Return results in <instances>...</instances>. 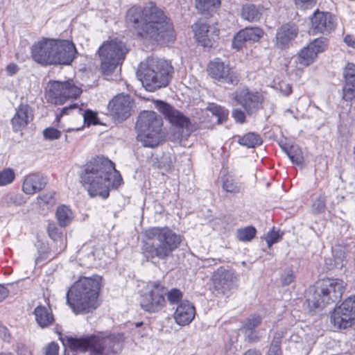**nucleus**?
<instances>
[{
	"mask_svg": "<svg viewBox=\"0 0 355 355\" xmlns=\"http://www.w3.org/2000/svg\"><path fill=\"white\" fill-rule=\"evenodd\" d=\"M327 46V39L317 38L304 47L294 58L295 67L302 70L312 64L319 53L323 52Z\"/></svg>",
	"mask_w": 355,
	"mask_h": 355,
	"instance_id": "14",
	"label": "nucleus"
},
{
	"mask_svg": "<svg viewBox=\"0 0 355 355\" xmlns=\"http://www.w3.org/2000/svg\"><path fill=\"white\" fill-rule=\"evenodd\" d=\"M267 355H282L281 343H276V341H272Z\"/></svg>",
	"mask_w": 355,
	"mask_h": 355,
	"instance_id": "48",
	"label": "nucleus"
},
{
	"mask_svg": "<svg viewBox=\"0 0 355 355\" xmlns=\"http://www.w3.org/2000/svg\"><path fill=\"white\" fill-rule=\"evenodd\" d=\"M53 196L54 193L49 192L40 196V199L46 204H53L54 203Z\"/></svg>",
	"mask_w": 355,
	"mask_h": 355,
	"instance_id": "54",
	"label": "nucleus"
},
{
	"mask_svg": "<svg viewBox=\"0 0 355 355\" xmlns=\"http://www.w3.org/2000/svg\"><path fill=\"white\" fill-rule=\"evenodd\" d=\"M107 108L115 120L122 121L130 115V98L129 96L118 95L110 101Z\"/></svg>",
	"mask_w": 355,
	"mask_h": 355,
	"instance_id": "20",
	"label": "nucleus"
},
{
	"mask_svg": "<svg viewBox=\"0 0 355 355\" xmlns=\"http://www.w3.org/2000/svg\"><path fill=\"white\" fill-rule=\"evenodd\" d=\"M241 16L248 21H257L261 16V8L252 4L245 5L242 8Z\"/></svg>",
	"mask_w": 355,
	"mask_h": 355,
	"instance_id": "33",
	"label": "nucleus"
},
{
	"mask_svg": "<svg viewBox=\"0 0 355 355\" xmlns=\"http://www.w3.org/2000/svg\"><path fill=\"white\" fill-rule=\"evenodd\" d=\"M73 112H77L78 113H80L82 112V109L78 107L77 104H72L68 107H64L62 108L59 112L56 113L55 121L59 123L60 121V119L64 115L69 114L72 113Z\"/></svg>",
	"mask_w": 355,
	"mask_h": 355,
	"instance_id": "41",
	"label": "nucleus"
},
{
	"mask_svg": "<svg viewBox=\"0 0 355 355\" xmlns=\"http://www.w3.org/2000/svg\"><path fill=\"white\" fill-rule=\"evenodd\" d=\"M297 8L305 10L312 8L316 3V0H295Z\"/></svg>",
	"mask_w": 355,
	"mask_h": 355,
	"instance_id": "47",
	"label": "nucleus"
},
{
	"mask_svg": "<svg viewBox=\"0 0 355 355\" xmlns=\"http://www.w3.org/2000/svg\"><path fill=\"white\" fill-rule=\"evenodd\" d=\"M166 289L159 281L149 282L141 289L140 305L149 313H157L166 306Z\"/></svg>",
	"mask_w": 355,
	"mask_h": 355,
	"instance_id": "12",
	"label": "nucleus"
},
{
	"mask_svg": "<svg viewBox=\"0 0 355 355\" xmlns=\"http://www.w3.org/2000/svg\"><path fill=\"white\" fill-rule=\"evenodd\" d=\"M195 37L203 46H212V42L218 37L219 31L214 26H209L205 21L199 20L192 26Z\"/></svg>",
	"mask_w": 355,
	"mask_h": 355,
	"instance_id": "21",
	"label": "nucleus"
},
{
	"mask_svg": "<svg viewBox=\"0 0 355 355\" xmlns=\"http://www.w3.org/2000/svg\"><path fill=\"white\" fill-rule=\"evenodd\" d=\"M36 322L42 328H46L54 322V317L49 306L38 305L34 310Z\"/></svg>",
	"mask_w": 355,
	"mask_h": 355,
	"instance_id": "28",
	"label": "nucleus"
},
{
	"mask_svg": "<svg viewBox=\"0 0 355 355\" xmlns=\"http://www.w3.org/2000/svg\"><path fill=\"white\" fill-rule=\"evenodd\" d=\"M196 315V309L193 304L188 300L180 302L173 313L175 322L180 326L189 324Z\"/></svg>",
	"mask_w": 355,
	"mask_h": 355,
	"instance_id": "24",
	"label": "nucleus"
},
{
	"mask_svg": "<svg viewBox=\"0 0 355 355\" xmlns=\"http://www.w3.org/2000/svg\"><path fill=\"white\" fill-rule=\"evenodd\" d=\"M146 236L149 239H155L159 243L150 251L151 256L161 259H166L171 256L181 243V236L167 227H153L146 231Z\"/></svg>",
	"mask_w": 355,
	"mask_h": 355,
	"instance_id": "9",
	"label": "nucleus"
},
{
	"mask_svg": "<svg viewBox=\"0 0 355 355\" xmlns=\"http://www.w3.org/2000/svg\"><path fill=\"white\" fill-rule=\"evenodd\" d=\"M173 70L166 60L149 58L141 62L137 75L146 90L154 92L168 85Z\"/></svg>",
	"mask_w": 355,
	"mask_h": 355,
	"instance_id": "6",
	"label": "nucleus"
},
{
	"mask_svg": "<svg viewBox=\"0 0 355 355\" xmlns=\"http://www.w3.org/2000/svg\"><path fill=\"white\" fill-rule=\"evenodd\" d=\"M257 230L252 226H248L239 229L236 232V237L241 241H250L256 235Z\"/></svg>",
	"mask_w": 355,
	"mask_h": 355,
	"instance_id": "35",
	"label": "nucleus"
},
{
	"mask_svg": "<svg viewBox=\"0 0 355 355\" xmlns=\"http://www.w3.org/2000/svg\"><path fill=\"white\" fill-rule=\"evenodd\" d=\"M18 69V66L14 63L9 64L6 67L7 73L10 76L15 74Z\"/></svg>",
	"mask_w": 355,
	"mask_h": 355,
	"instance_id": "56",
	"label": "nucleus"
},
{
	"mask_svg": "<svg viewBox=\"0 0 355 355\" xmlns=\"http://www.w3.org/2000/svg\"><path fill=\"white\" fill-rule=\"evenodd\" d=\"M234 99L237 104L242 106L249 114L258 110L263 101V95L260 92L250 91L245 87L236 89Z\"/></svg>",
	"mask_w": 355,
	"mask_h": 355,
	"instance_id": "18",
	"label": "nucleus"
},
{
	"mask_svg": "<svg viewBox=\"0 0 355 355\" xmlns=\"http://www.w3.org/2000/svg\"><path fill=\"white\" fill-rule=\"evenodd\" d=\"M43 135L47 139L53 140L60 138L61 132L55 128H47L44 130Z\"/></svg>",
	"mask_w": 355,
	"mask_h": 355,
	"instance_id": "46",
	"label": "nucleus"
},
{
	"mask_svg": "<svg viewBox=\"0 0 355 355\" xmlns=\"http://www.w3.org/2000/svg\"><path fill=\"white\" fill-rule=\"evenodd\" d=\"M208 110L213 115L217 117V121L218 123H222L226 121L228 116V111L227 110L216 105H211L209 106Z\"/></svg>",
	"mask_w": 355,
	"mask_h": 355,
	"instance_id": "38",
	"label": "nucleus"
},
{
	"mask_svg": "<svg viewBox=\"0 0 355 355\" xmlns=\"http://www.w3.org/2000/svg\"><path fill=\"white\" fill-rule=\"evenodd\" d=\"M48 234L49 236L55 241H59L60 242L62 245L63 248H65V243L62 239V233L60 231V230L58 228L56 225L53 223H51L48 225Z\"/></svg>",
	"mask_w": 355,
	"mask_h": 355,
	"instance_id": "39",
	"label": "nucleus"
},
{
	"mask_svg": "<svg viewBox=\"0 0 355 355\" xmlns=\"http://www.w3.org/2000/svg\"><path fill=\"white\" fill-rule=\"evenodd\" d=\"M280 89L282 92L286 96H288L292 93L291 87L289 84L285 83L282 85L280 87Z\"/></svg>",
	"mask_w": 355,
	"mask_h": 355,
	"instance_id": "57",
	"label": "nucleus"
},
{
	"mask_svg": "<svg viewBox=\"0 0 355 355\" xmlns=\"http://www.w3.org/2000/svg\"><path fill=\"white\" fill-rule=\"evenodd\" d=\"M344 42L353 49H355V36L352 35H347L344 37Z\"/></svg>",
	"mask_w": 355,
	"mask_h": 355,
	"instance_id": "55",
	"label": "nucleus"
},
{
	"mask_svg": "<svg viewBox=\"0 0 355 355\" xmlns=\"http://www.w3.org/2000/svg\"><path fill=\"white\" fill-rule=\"evenodd\" d=\"M345 85L343 87V98L351 101L355 97V64L347 63L343 71Z\"/></svg>",
	"mask_w": 355,
	"mask_h": 355,
	"instance_id": "26",
	"label": "nucleus"
},
{
	"mask_svg": "<svg viewBox=\"0 0 355 355\" xmlns=\"http://www.w3.org/2000/svg\"><path fill=\"white\" fill-rule=\"evenodd\" d=\"M196 8L202 13L215 11L220 4V0H196Z\"/></svg>",
	"mask_w": 355,
	"mask_h": 355,
	"instance_id": "34",
	"label": "nucleus"
},
{
	"mask_svg": "<svg viewBox=\"0 0 355 355\" xmlns=\"http://www.w3.org/2000/svg\"><path fill=\"white\" fill-rule=\"evenodd\" d=\"M355 319V295L346 299L332 313L330 320L337 329L347 328Z\"/></svg>",
	"mask_w": 355,
	"mask_h": 355,
	"instance_id": "13",
	"label": "nucleus"
},
{
	"mask_svg": "<svg viewBox=\"0 0 355 355\" xmlns=\"http://www.w3.org/2000/svg\"><path fill=\"white\" fill-rule=\"evenodd\" d=\"M212 291L216 295H225L238 285L237 277L232 270L218 268L211 277Z\"/></svg>",
	"mask_w": 355,
	"mask_h": 355,
	"instance_id": "16",
	"label": "nucleus"
},
{
	"mask_svg": "<svg viewBox=\"0 0 355 355\" xmlns=\"http://www.w3.org/2000/svg\"><path fill=\"white\" fill-rule=\"evenodd\" d=\"M243 355H261V353L258 350L250 349L246 351Z\"/></svg>",
	"mask_w": 355,
	"mask_h": 355,
	"instance_id": "59",
	"label": "nucleus"
},
{
	"mask_svg": "<svg viewBox=\"0 0 355 355\" xmlns=\"http://www.w3.org/2000/svg\"><path fill=\"white\" fill-rule=\"evenodd\" d=\"M280 146L293 163L297 165L302 164V153L301 149L297 146H290L286 144H280Z\"/></svg>",
	"mask_w": 355,
	"mask_h": 355,
	"instance_id": "31",
	"label": "nucleus"
},
{
	"mask_svg": "<svg viewBox=\"0 0 355 355\" xmlns=\"http://www.w3.org/2000/svg\"><path fill=\"white\" fill-rule=\"evenodd\" d=\"M286 332H287V330L285 328H283V329H281L280 330L277 331L275 333V335L273 336L272 341H276V343H281L282 338L283 337H284Z\"/></svg>",
	"mask_w": 355,
	"mask_h": 355,
	"instance_id": "53",
	"label": "nucleus"
},
{
	"mask_svg": "<svg viewBox=\"0 0 355 355\" xmlns=\"http://www.w3.org/2000/svg\"><path fill=\"white\" fill-rule=\"evenodd\" d=\"M0 355H12L11 352H1Z\"/></svg>",
	"mask_w": 355,
	"mask_h": 355,
	"instance_id": "63",
	"label": "nucleus"
},
{
	"mask_svg": "<svg viewBox=\"0 0 355 355\" xmlns=\"http://www.w3.org/2000/svg\"><path fill=\"white\" fill-rule=\"evenodd\" d=\"M58 345L53 342L46 347L45 355H58Z\"/></svg>",
	"mask_w": 355,
	"mask_h": 355,
	"instance_id": "51",
	"label": "nucleus"
},
{
	"mask_svg": "<svg viewBox=\"0 0 355 355\" xmlns=\"http://www.w3.org/2000/svg\"><path fill=\"white\" fill-rule=\"evenodd\" d=\"M3 201L8 206H20L23 205L25 201L24 197L20 193H8L3 197Z\"/></svg>",
	"mask_w": 355,
	"mask_h": 355,
	"instance_id": "36",
	"label": "nucleus"
},
{
	"mask_svg": "<svg viewBox=\"0 0 355 355\" xmlns=\"http://www.w3.org/2000/svg\"><path fill=\"white\" fill-rule=\"evenodd\" d=\"M0 337L2 338L4 341L8 343L10 342L11 338L8 329L6 327L1 325H0Z\"/></svg>",
	"mask_w": 355,
	"mask_h": 355,
	"instance_id": "52",
	"label": "nucleus"
},
{
	"mask_svg": "<svg viewBox=\"0 0 355 355\" xmlns=\"http://www.w3.org/2000/svg\"><path fill=\"white\" fill-rule=\"evenodd\" d=\"M298 28L293 24H287L282 26L276 35L277 46L280 49L286 48L291 41L297 35Z\"/></svg>",
	"mask_w": 355,
	"mask_h": 355,
	"instance_id": "27",
	"label": "nucleus"
},
{
	"mask_svg": "<svg viewBox=\"0 0 355 355\" xmlns=\"http://www.w3.org/2000/svg\"><path fill=\"white\" fill-rule=\"evenodd\" d=\"M222 189L227 193L236 195L243 190L242 184L236 178L231 175H225L222 177Z\"/></svg>",
	"mask_w": 355,
	"mask_h": 355,
	"instance_id": "29",
	"label": "nucleus"
},
{
	"mask_svg": "<svg viewBox=\"0 0 355 355\" xmlns=\"http://www.w3.org/2000/svg\"><path fill=\"white\" fill-rule=\"evenodd\" d=\"M207 72L212 78L222 83L236 85L239 81L237 73L219 58L209 62Z\"/></svg>",
	"mask_w": 355,
	"mask_h": 355,
	"instance_id": "15",
	"label": "nucleus"
},
{
	"mask_svg": "<svg viewBox=\"0 0 355 355\" xmlns=\"http://www.w3.org/2000/svg\"><path fill=\"white\" fill-rule=\"evenodd\" d=\"M9 294L8 290L3 286L0 285V302H2Z\"/></svg>",
	"mask_w": 355,
	"mask_h": 355,
	"instance_id": "58",
	"label": "nucleus"
},
{
	"mask_svg": "<svg viewBox=\"0 0 355 355\" xmlns=\"http://www.w3.org/2000/svg\"><path fill=\"white\" fill-rule=\"evenodd\" d=\"M46 184V180L40 173H33L24 177L21 189L27 195H33L42 191Z\"/></svg>",
	"mask_w": 355,
	"mask_h": 355,
	"instance_id": "25",
	"label": "nucleus"
},
{
	"mask_svg": "<svg viewBox=\"0 0 355 355\" xmlns=\"http://www.w3.org/2000/svg\"><path fill=\"white\" fill-rule=\"evenodd\" d=\"M313 209L318 213L322 212L325 209V200L323 197L318 198L313 205Z\"/></svg>",
	"mask_w": 355,
	"mask_h": 355,
	"instance_id": "49",
	"label": "nucleus"
},
{
	"mask_svg": "<svg viewBox=\"0 0 355 355\" xmlns=\"http://www.w3.org/2000/svg\"><path fill=\"white\" fill-rule=\"evenodd\" d=\"M237 142L247 148H255L262 144L261 137L254 132H248L243 136H237Z\"/></svg>",
	"mask_w": 355,
	"mask_h": 355,
	"instance_id": "32",
	"label": "nucleus"
},
{
	"mask_svg": "<svg viewBox=\"0 0 355 355\" xmlns=\"http://www.w3.org/2000/svg\"><path fill=\"white\" fill-rule=\"evenodd\" d=\"M171 304H179L182 298V293L177 288H173L166 293Z\"/></svg>",
	"mask_w": 355,
	"mask_h": 355,
	"instance_id": "43",
	"label": "nucleus"
},
{
	"mask_svg": "<svg viewBox=\"0 0 355 355\" xmlns=\"http://www.w3.org/2000/svg\"><path fill=\"white\" fill-rule=\"evenodd\" d=\"M155 108L159 110L166 119L174 126L182 130V132L186 131L188 134L192 131V126L189 118L185 116L182 112L174 109L168 104L157 101L155 102Z\"/></svg>",
	"mask_w": 355,
	"mask_h": 355,
	"instance_id": "17",
	"label": "nucleus"
},
{
	"mask_svg": "<svg viewBox=\"0 0 355 355\" xmlns=\"http://www.w3.org/2000/svg\"><path fill=\"white\" fill-rule=\"evenodd\" d=\"M82 183L91 197L106 199L112 189L123 184L119 172L114 164L107 158L98 156L87 164L81 176Z\"/></svg>",
	"mask_w": 355,
	"mask_h": 355,
	"instance_id": "2",
	"label": "nucleus"
},
{
	"mask_svg": "<svg viewBox=\"0 0 355 355\" xmlns=\"http://www.w3.org/2000/svg\"><path fill=\"white\" fill-rule=\"evenodd\" d=\"M34 114L33 109L28 104L21 103L11 119L12 130L18 132L26 128L33 120Z\"/></svg>",
	"mask_w": 355,
	"mask_h": 355,
	"instance_id": "22",
	"label": "nucleus"
},
{
	"mask_svg": "<svg viewBox=\"0 0 355 355\" xmlns=\"http://www.w3.org/2000/svg\"><path fill=\"white\" fill-rule=\"evenodd\" d=\"M141 324H142L141 322V323H137V327H139L140 325H141Z\"/></svg>",
	"mask_w": 355,
	"mask_h": 355,
	"instance_id": "64",
	"label": "nucleus"
},
{
	"mask_svg": "<svg viewBox=\"0 0 355 355\" xmlns=\"http://www.w3.org/2000/svg\"><path fill=\"white\" fill-rule=\"evenodd\" d=\"M126 21L144 40L166 43L175 39L170 19L152 2L144 8H130L126 14Z\"/></svg>",
	"mask_w": 355,
	"mask_h": 355,
	"instance_id": "1",
	"label": "nucleus"
},
{
	"mask_svg": "<svg viewBox=\"0 0 355 355\" xmlns=\"http://www.w3.org/2000/svg\"><path fill=\"white\" fill-rule=\"evenodd\" d=\"M249 340L250 341L254 342L258 340V337L256 336V332L251 331L250 334L248 335Z\"/></svg>",
	"mask_w": 355,
	"mask_h": 355,
	"instance_id": "61",
	"label": "nucleus"
},
{
	"mask_svg": "<svg viewBox=\"0 0 355 355\" xmlns=\"http://www.w3.org/2000/svg\"><path fill=\"white\" fill-rule=\"evenodd\" d=\"M232 116L234 120L239 123H243L245 121V112L239 109H234L232 110Z\"/></svg>",
	"mask_w": 355,
	"mask_h": 355,
	"instance_id": "50",
	"label": "nucleus"
},
{
	"mask_svg": "<svg viewBox=\"0 0 355 355\" xmlns=\"http://www.w3.org/2000/svg\"><path fill=\"white\" fill-rule=\"evenodd\" d=\"M127 52L125 44L118 40H111L103 43L98 51L101 69L103 74H111L121 64Z\"/></svg>",
	"mask_w": 355,
	"mask_h": 355,
	"instance_id": "10",
	"label": "nucleus"
},
{
	"mask_svg": "<svg viewBox=\"0 0 355 355\" xmlns=\"http://www.w3.org/2000/svg\"><path fill=\"white\" fill-rule=\"evenodd\" d=\"M345 288V282L339 279L320 281L309 288L308 304L312 308L322 309L327 304L340 300Z\"/></svg>",
	"mask_w": 355,
	"mask_h": 355,
	"instance_id": "7",
	"label": "nucleus"
},
{
	"mask_svg": "<svg viewBox=\"0 0 355 355\" xmlns=\"http://www.w3.org/2000/svg\"><path fill=\"white\" fill-rule=\"evenodd\" d=\"M83 115V120L85 124L88 126L93 124H98L97 114L91 110H87L83 113H80Z\"/></svg>",
	"mask_w": 355,
	"mask_h": 355,
	"instance_id": "44",
	"label": "nucleus"
},
{
	"mask_svg": "<svg viewBox=\"0 0 355 355\" xmlns=\"http://www.w3.org/2000/svg\"><path fill=\"white\" fill-rule=\"evenodd\" d=\"M295 278V272L292 268H286L281 275V282L283 286L289 285Z\"/></svg>",
	"mask_w": 355,
	"mask_h": 355,
	"instance_id": "42",
	"label": "nucleus"
},
{
	"mask_svg": "<svg viewBox=\"0 0 355 355\" xmlns=\"http://www.w3.org/2000/svg\"><path fill=\"white\" fill-rule=\"evenodd\" d=\"M281 238L282 234H280L279 231H276L275 229L270 231L266 236V241L268 247L270 248L274 243L279 241Z\"/></svg>",
	"mask_w": 355,
	"mask_h": 355,
	"instance_id": "45",
	"label": "nucleus"
},
{
	"mask_svg": "<svg viewBox=\"0 0 355 355\" xmlns=\"http://www.w3.org/2000/svg\"><path fill=\"white\" fill-rule=\"evenodd\" d=\"M62 344L73 351L85 352L90 350V355H117L123 347V334H112L103 337L91 336L74 338L66 336L60 338Z\"/></svg>",
	"mask_w": 355,
	"mask_h": 355,
	"instance_id": "5",
	"label": "nucleus"
},
{
	"mask_svg": "<svg viewBox=\"0 0 355 355\" xmlns=\"http://www.w3.org/2000/svg\"><path fill=\"white\" fill-rule=\"evenodd\" d=\"M55 216L60 226L63 227L69 225L74 217L71 209L64 205L57 208Z\"/></svg>",
	"mask_w": 355,
	"mask_h": 355,
	"instance_id": "30",
	"label": "nucleus"
},
{
	"mask_svg": "<svg viewBox=\"0 0 355 355\" xmlns=\"http://www.w3.org/2000/svg\"><path fill=\"white\" fill-rule=\"evenodd\" d=\"M261 318L257 314H253L245 319L243 323V329L249 331L253 330L261 324Z\"/></svg>",
	"mask_w": 355,
	"mask_h": 355,
	"instance_id": "40",
	"label": "nucleus"
},
{
	"mask_svg": "<svg viewBox=\"0 0 355 355\" xmlns=\"http://www.w3.org/2000/svg\"><path fill=\"white\" fill-rule=\"evenodd\" d=\"M76 53L74 44L69 40L43 37L31 46L33 60L42 65L69 64Z\"/></svg>",
	"mask_w": 355,
	"mask_h": 355,
	"instance_id": "4",
	"label": "nucleus"
},
{
	"mask_svg": "<svg viewBox=\"0 0 355 355\" xmlns=\"http://www.w3.org/2000/svg\"><path fill=\"white\" fill-rule=\"evenodd\" d=\"M81 93V87L73 80H50L46 87L45 97L51 104L63 105L67 100L77 98Z\"/></svg>",
	"mask_w": 355,
	"mask_h": 355,
	"instance_id": "11",
	"label": "nucleus"
},
{
	"mask_svg": "<svg viewBox=\"0 0 355 355\" xmlns=\"http://www.w3.org/2000/svg\"><path fill=\"white\" fill-rule=\"evenodd\" d=\"M162 119L155 112L143 111L136 124L137 140L146 147L157 146L162 138Z\"/></svg>",
	"mask_w": 355,
	"mask_h": 355,
	"instance_id": "8",
	"label": "nucleus"
},
{
	"mask_svg": "<svg viewBox=\"0 0 355 355\" xmlns=\"http://www.w3.org/2000/svg\"><path fill=\"white\" fill-rule=\"evenodd\" d=\"M299 339H300V337L297 335H296V334H293L290 337V340L292 341V342H295V343L299 342Z\"/></svg>",
	"mask_w": 355,
	"mask_h": 355,
	"instance_id": "62",
	"label": "nucleus"
},
{
	"mask_svg": "<svg viewBox=\"0 0 355 355\" xmlns=\"http://www.w3.org/2000/svg\"><path fill=\"white\" fill-rule=\"evenodd\" d=\"M15 179V173L11 168H5L0 171V187L11 184Z\"/></svg>",
	"mask_w": 355,
	"mask_h": 355,
	"instance_id": "37",
	"label": "nucleus"
},
{
	"mask_svg": "<svg viewBox=\"0 0 355 355\" xmlns=\"http://www.w3.org/2000/svg\"><path fill=\"white\" fill-rule=\"evenodd\" d=\"M48 259V255H46V254H40L37 258H36V260H35V263L36 264H39V263H42V261Z\"/></svg>",
	"mask_w": 355,
	"mask_h": 355,
	"instance_id": "60",
	"label": "nucleus"
},
{
	"mask_svg": "<svg viewBox=\"0 0 355 355\" xmlns=\"http://www.w3.org/2000/svg\"><path fill=\"white\" fill-rule=\"evenodd\" d=\"M101 285V276L80 277L68 290L67 304L76 315L93 311L99 305L98 298Z\"/></svg>",
	"mask_w": 355,
	"mask_h": 355,
	"instance_id": "3",
	"label": "nucleus"
},
{
	"mask_svg": "<svg viewBox=\"0 0 355 355\" xmlns=\"http://www.w3.org/2000/svg\"><path fill=\"white\" fill-rule=\"evenodd\" d=\"M263 35V31L259 27H246L241 30L234 37L232 46L239 50L245 42H257Z\"/></svg>",
	"mask_w": 355,
	"mask_h": 355,
	"instance_id": "23",
	"label": "nucleus"
},
{
	"mask_svg": "<svg viewBox=\"0 0 355 355\" xmlns=\"http://www.w3.org/2000/svg\"><path fill=\"white\" fill-rule=\"evenodd\" d=\"M311 30L314 33H329L336 26V19L330 12L316 10L311 17Z\"/></svg>",
	"mask_w": 355,
	"mask_h": 355,
	"instance_id": "19",
	"label": "nucleus"
}]
</instances>
